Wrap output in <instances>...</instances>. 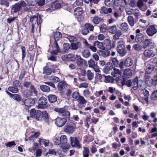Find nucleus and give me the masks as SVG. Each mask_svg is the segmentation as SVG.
I'll return each mask as SVG.
<instances>
[{
	"instance_id": "obj_4",
	"label": "nucleus",
	"mask_w": 157,
	"mask_h": 157,
	"mask_svg": "<svg viewBox=\"0 0 157 157\" xmlns=\"http://www.w3.org/2000/svg\"><path fill=\"white\" fill-rule=\"evenodd\" d=\"M146 32L148 36H152L157 33V30L154 26L151 25L148 27Z\"/></svg>"
},
{
	"instance_id": "obj_32",
	"label": "nucleus",
	"mask_w": 157,
	"mask_h": 157,
	"mask_svg": "<svg viewBox=\"0 0 157 157\" xmlns=\"http://www.w3.org/2000/svg\"><path fill=\"white\" fill-rule=\"evenodd\" d=\"M40 88L43 92L48 93L50 91V87L46 85H42L40 86Z\"/></svg>"
},
{
	"instance_id": "obj_18",
	"label": "nucleus",
	"mask_w": 157,
	"mask_h": 157,
	"mask_svg": "<svg viewBox=\"0 0 157 157\" xmlns=\"http://www.w3.org/2000/svg\"><path fill=\"white\" fill-rule=\"evenodd\" d=\"M127 21L129 25L131 27H133L136 23L133 17L131 16H129L127 17Z\"/></svg>"
},
{
	"instance_id": "obj_7",
	"label": "nucleus",
	"mask_w": 157,
	"mask_h": 157,
	"mask_svg": "<svg viewBox=\"0 0 157 157\" xmlns=\"http://www.w3.org/2000/svg\"><path fill=\"white\" fill-rule=\"evenodd\" d=\"M71 145L73 147L80 148L81 147L79 142L76 137H70Z\"/></svg>"
},
{
	"instance_id": "obj_20",
	"label": "nucleus",
	"mask_w": 157,
	"mask_h": 157,
	"mask_svg": "<svg viewBox=\"0 0 157 157\" xmlns=\"http://www.w3.org/2000/svg\"><path fill=\"white\" fill-rule=\"evenodd\" d=\"M133 63V61L131 58L128 57L125 60L124 65L126 67H129L132 65Z\"/></svg>"
},
{
	"instance_id": "obj_42",
	"label": "nucleus",
	"mask_w": 157,
	"mask_h": 157,
	"mask_svg": "<svg viewBox=\"0 0 157 157\" xmlns=\"http://www.w3.org/2000/svg\"><path fill=\"white\" fill-rule=\"evenodd\" d=\"M38 142L40 143V145L43 144L45 146H48L49 143V140H43L41 139H39Z\"/></svg>"
},
{
	"instance_id": "obj_12",
	"label": "nucleus",
	"mask_w": 157,
	"mask_h": 157,
	"mask_svg": "<svg viewBox=\"0 0 157 157\" xmlns=\"http://www.w3.org/2000/svg\"><path fill=\"white\" fill-rule=\"evenodd\" d=\"M35 99L32 98H28L25 99L24 102V105L28 107H30L34 105Z\"/></svg>"
},
{
	"instance_id": "obj_23",
	"label": "nucleus",
	"mask_w": 157,
	"mask_h": 157,
	"mask_svg": "<svg viewBox=\"0 0 157 157\" xmlns=\"http://www.w3.org/2000/svg\"><path fill=\"white\" fill-rule=\"evenodd\" d=\"M83 10L82 8H77L74 10V15L77 17L80 16L82 14Z\"/></svg>"
},
{
	"instance_id": "obj_57",
	"label": "nucleus",
	"mask_w": 157,
	"mask_h": 157,
	"mask_svg": "<svg viewBox=\"0 0 157 157\" xmlns=\"http://www.w3.org/2000/svg\"><path fill=\"white\" fill-rule=\"evenodd\" d=\"M0 5L8 7L9 6V3L6 0H0Z\"/></svg>"
},
{
	"instance_id": "obj_39",
	"label": "nucleus",
	"mask_w": 157,
	"mask_h": 157,
	"mask_svg": "<svg viewBox=\"0 0 157 157\" xmlns=\"http://www.w3.org/2000/svg\"><path fill=\"white\" fill-rule=\"evenodd\" d=\"M48 99L51 102H54L56 101L57 97L55 95L50 94L48 96Z\"/></svg>"
},
{
	"instance_id": "obj_64",
	"label": "nucleus",
	"mask_w": 157,
	"mask_h": 157,
	"mask_svg": "<svg viewBox=\"0 0 157 157\" xmlns=\"http://www.w3.org/2000/svg\"><path fill=\"white\" fill-rule=\"evenodd\" d=\"M157 98V90L155 91L151 95V98L152 100H154Z\"/></svg>"
},
{
	"instance_id": "obj_55",
	"label": "nucleus",
	"mask_w": 157,
	"mask_h": 157,
	"mask_svg": "<svg viewBox=\"0 0 157 157\" xmlns=\"http://www.w3.org/2000/svg\"><path fill=\"white\" fill-rule=\"evenodd\" d=\"M17 3L20 6V8L21 10V9L22 7H26V6H27L26 3L24 0H21L17 2Z\"/></svg>"
},
{
	"instance_id": "obj_22",
	"label": "nucleus",
	"mask_w": 157,
	"mask_h": 157,
	"mask_svg": "<svg viewBox=\"0 0 157 157\" xmlns=\"http://www.w3.org/2000/svg\"><path fill=\"white\" fill-rule=\"evenodd\" d=\"M94 46H97L98 48L102 50H104L105 49L103 43L98 41H96L94 42Z\"/></svg>"
},
{
	"instance_id": "obj_15",
	"label": "nucleus",
	"mask_w": 157,
	"mask_h": 157,
	"mask_svg": "<svg viewBox=\"0 0 157 157\" xmlns=\"http://www.w3.org/2000/svg\"><path fill=\"white\" fill-rule=\"evenodd\" d=\"M144 55L146 57L150 58L154 56L155 53L152 50L146 49L144 51Z\"/></svg>"
},
{
	"instance_id": "obj_63",
	"label": "nucleus",
	"mask_w": 157,
	"mask_h": 157,
	"mask_svg": "<svg viewBox=\"0 0 157 157\" xmlns=\"http://www.w3.org/2000/svg\"><path fill=\"white\" fill-rule=\"evenodd\" d=\"M55 144L56 145H59L61 144V142L59 137L57 136L55 138L54 140Z\"/></svg>"
},
{
	"instance_id": "obj_59",
	"label": "nucleus",
	"mask_w": 157,
	"mask_h": 157,
	"mask_svg": "<svg viewBox=\"0 0 157 157\" xmlns=\"http://www.w3.org/2000/svg\"><path fill=\"white\" fill-rule=\"evenodd\" d=\"M133 13L135 16L136 18H138L141 15V14L139 10L137 9H135L133 10Z\"/></svg>"
},
{
	"instance_id": "obj_33",
	"label": "nucleus",
	"mask_w": 157,
	"mask_h": 157,
	"mask_svg": "<svg viewBox=\"0 0 157 157\" xmlns=\"http://www.w3.org/2000/svg\"><path fill=\"white\" fill-rule=\"evenodd\" d=\"M117 30V27L115 25L109 26L108 29L109 32L113 34H114L116 33Z\"/></svg>"
},
{
	"instance_id": "obj_13",
	"label": "nucleus",
	"mask_w": 157,
	"mask_h": 157,
	"mask_svg": "<svg viewBox=\"0 0 157 157\" xmlns=\"http://www.w3.org/2000/svg\"><path fill=\"white\" fill-rule=\"evenodd\" d=\"M20 7L17 3L12 5L11 8V14H13L14 13H17L20 11L21 10V9Z\"/></svg>"
},
{
	"instance_id": "obj_40",
	"label": "nucleus",
	"mask_w": 157,
	"mask_h": 157,
	"mask_svg": "<svg viewBox=\"0 0 157 157\" xmlns=\"http://www.w3.org/2000/svg\"><path fill=\"white\" fill-rule=\"evenodd\" d=\"M148 62H149V64H151L154 67H157V58L152 59Z\"/></svg>"
},
{
	"instance_id": "obj_53",
	"label": "nucleus",
	"mask_w": 157,
	"mask_h": 157,
	"mask_svg": "<svg viewBox=\"0 0 157 157\" xmlns=\"http://www.w3.org/2000/svg\"><path fill=\"white\" fill-rule=\"evenodd\" d=\"M89 150L87 147H84L83 151V157H88Z\"/></svg>"
},
{
	"instance_id": "obj_1",
	"label": "nucleus",
	"mask_w": 157,
	"mask_h": 157,
	"mask_svg": "<svg viewBox=\"0 0 157 157\" xmlns=\"http://www.w3.org/2000/svg\"><path fill=\"white\" fill-rule=\"evenodd\" d=\"M118 44L117 46V52L121 56H123L127 53L125 47L123 44V41H121V42L118 41Z\"/></svg>"
},
{
	"instance_id": "obj_19",
	"label": "nucleus",
	"mask_w": 157,
	"mask_h": 157,
	"mask_svg": "<svg viewBox=\"0 0 157 157\" xmlns=\"http://www.w3.org/2000/svg\"><path fill=\"white\" fill-rule=\"evenodd\" d=\"M67 86L66 83L64 81L60 82L58 83L57 88L60 91L63 90Z\"/></svg>"
},
{
	"instance_id": "obj_26",
	"label": "nucleus",
	"mask_w": 157,
	"mask_h": 157,
	"mask_svg": "<svg viewBox=\"0 0 157 157\" xmlns=\"http://www.w3.org/2000/svg\"><path fill=\"white\" fill-rule=\"evenodd\" d=\"M122 33L121 30H119L117 31L116 34L113 36V39L114 40H119L120 41L122 40L121 38L119 39V38L122 35Z\"/></svg>"
},
{
	"instance_id": "obj_34",
	"label": "nucleus",
	"mask_w": 157,
	"mask_h": 157,
	"mask_svg": "<svg viewBox=\"0 0 157 157\" xmlns=\"http://www.w3.org/2000/svg\"><path fill=\"white\" fill-rule=\"evenodd\" d=\"M154 67L151 64H149V62H148L147 65L146 69V72L148 74L150 73L153 70Z\"/></svg>"
},
{
	"instance_id": "obj_6",
	"label": "nucleus",
	"mask_w": 157,
	"mask_h": 157,
	"mask_svg": "<svg viewBox=\"0 0 157 157\" xmlns=\"http://www.w3.org/2000/svg\"><path fill=\"white\" fill-rule=\"evenodd\" d=\"M53 50L51 52L52 55H57V53L60 52V48H59L58 44L56 41H55L54 43L51 45Z\"/></svg>"
},
{
	"instance_id": "obj_5",
	"label": "nucleus",
	"mask_w": 157,
	"mask_h": 157,
	"mask_svg": "<svg viewBox=\"0 0 157 157\" xmlns=\"http://www.w3.org/2000/svg\"><path fill=\"white\" fill-rule=\"evenodd\" d=\"M144 43L143 48H146L147 47H150L151 48H153L155 47L154 43L150 39L145 40Z\"/></svg>"
},
{
	"instance_id": "obj_38",
	"label": "nucleus",
	"mask_w": 157,
	"mask_h": 157,
	"mask_svg": "<svg viewBox=\"0 0 157 157\" xmlns=\"http://www.w3.org/2000/svg\"><path fill=\"white\" fill-rule=\"evenodd\" d=\"M43 69L44 70L43 73L44 74L48 75H50L52 73L51 69L49 68L47 66H45L44 67Z\"/></svg>"
},
{
	"instance_id": "obj_46",
	"label": "nucleus",
	"mask_w": 157,
	"mask_h": 157,
	"mask_svg": "<svg viewBox=\"0 0 157 157\" xmlns=\"http://www.w3.org/2000/svg\"><path fill=\"white\" fill-rule=\"evenodd\" d=\"M100 31L101 33H104L105 32L107 29V27L106 25L104 24H102L99 26Z\"/></svg>"
},
{
	"instance_id": "obj_14",
	"label": "nucleus",
	"mask_w": 157,
	"mask_h": 157,
	"mask_svg": "<svg viewBox=\"0 0 157 157\" xmlns=\"http://www.w3.org/2000/svg\"><path fill=\"white\" fill-rule=\"evenodd\" d=\"M78 101V106L80 108L84 107V105L87 102L84 99V98L82 96H79L77 99Z\"/></svg>"
},
{
	"instance_id": "obj_43",
	"label": "nucleus",
	"mask_w": 157,
	"mask_h": 157,
	"mask_svg": "<svg viewBox=\"0 0 157 157\" xmlns=\"http://www.w3.org/2000/svg\"><path fill=\"white\" fill-rule=\"evenodd\" d=\"M101 10L105 14L112 13V10L111 8H107L105 7H103L101 8Z\"/></svg>"
},
{
	"instance_id": "obj_47",
	"label": "nucleus",
	"mask_w": 157,
	"mask_h": 157,
	"mask_svg": "<svg viewBox=\"0 0 157 157\" xmlns=\"http://www.w3.org/2000/svg\"><path fill=\"white\" fill-rule=\"evenodd\" d=\"M61 144H67V137L64 135H62L60 137Z\"/></svg>"
},
{
	"instance_id": "obj_30",
	"label": "nucleus",
	"mask_w": 157,
	"mask_h": 157,
	"mask_svg": "<svg viewBox=\"0 0 157 157\" xmlns=\"http://www.w3.org/2000/svg\"><path fill=\"white\" fill-rule=\"evenodd\" d=\"M100 52L101 55L104 58H106L110 55V51L108 50L101 51Z\"/></svg>"
},
{
	"instance_id": "obj_35",
	"label": "nucleus",
	"mask_w": 157,
	"mask_h": 157,
	"mask_svg": "<svg viewBox=\"0 0 157 157\" xmlns=\"http://www.w3.org/2000/svg\"><path fill=\"white\" fill-rule=\"evenodd\" d=\"M82 56L85 58H88L90 55L89 50L86 48L82 52Z\"/></svg>"
},
{
	"instance_id": "obj_3",
	"label": "nucleus",
	"mask_w": 157,
	"mask_h": 157,
	"mask_svg": "<svg viewBox=\"0 0 157 157\" xmlns=\"http://www.w3.org/2000/svg\"><path fill=\"white\" fill-rule=\"evenodd\" d=\"M47 100L45 98L42 97L38 100L37 108L38 109H44V106L47 104Z\"/></svg>"
},
{
	"instance_id": "obj_49",
	"label": "nucleus",
	"mask_w": 157,
	"mask_h": 157,
	"mask_svg": "<svg viewBox=\"0 0 157 157\" xmlns=\"http://www.w3.org/2000/svg\"><path fill=\"white\" fill-rule=\"evenodd\" d=\"M49 80L54 83H56L59 81V78L55 76H52L49 77Z\"/></svg>"
},
{
	"instance_id": "obj_2",
	"label": "nucleus",
	"mask_w": 157,
	"mask_h": 157,
	"mask_svg": "<svg viewBox=\"0 0 157 157\" xmlns=\"http://www.w3.org/2000/svg\"><path fill=\"white\" fill-rule=\"evenodd\" d=\"M40 17L38 14L37 13L36 15L31 17L30 21L32 23V32H34V25L37 23L38 25L40 23Z\"/></svg>"
},
{
	"instance_id": "obj_41",
	"label": "nucleus",
	"mask_w": 157,
	"mask_h": 157,
	"mask_svg": "<svg viewBox=\"0 0 157 157\" xmlns=\"http://www.w3.org/2000/svg\"><path fill=\"white\" fill-rule=\"evenodd\" d=\"M151 86H156L157 85V75H155L153 77L151 78Z\"/></svg>"
},
{
	"instance_id": "obj_8",
	"label": "nucleus",
	"mask_w": 157,
	"mask_h": 157,
	"mask_svg": "<svg viewBox=\"0 0 157 157\" xmlns=\"http://www.w3.org/2000/svg\"><path fill=\"white\" fill-rule=\"evenodd\" d=\"M75 58L76 63L78 67H82L84 63H86V60L82 59L80 56L76 55Z\"/></svg>"
},
{
	"instance_id": "obj_50",
	"label": "nucleus",
	"mask_w": 157,
	"mask_h": 157,
	"mask_svg": "<svg viewBox=\"0 0 157 157\" xmlns=\"http://www.w3.org/2000/svg\"><path fill=\"white\" fill-rule=\"evenodd\" d=\"M62 36L60 33L59 32H56L54 34V37L56 41L58 40Z\"/></svg>"
},
{
	"instance_id": "obj_51",
	"label": "nucleus",
	"mask_w": 157,
	"mask_h": 157,
	"mask_svg": "<svg viewBox=\"0 0 157 157\" xmlns=\"http://www.w3.org/2000/svg\"><path fill=\"white\" fill-rule=\"evenodd\" d=\"M133 48L136 51H140L142 48V46L139 44H134L133 46Z\"/></svg>"
},
{
	"instance_id": "obj_52",
	"label": "nucleus",
	"mask_w": 157,
	"mask_h": 157,
	"mask_svg": "<svg viewBox=\"0 0 157 157\" xmlns=\"http://www.w3.org/2000/svg\"><path fill=\"white\" fill-rule=\"evenodd\" d=\"M84 28L86 29L89 31H92L94 30V26L89 23H86L85 24Z\"/></svg>"
},
{
	"instance_id": "obj_44",
	"label": "nucleus",
	"mask_w": 157,
	"mask_h": 157,
	"mask_svg": "<svg viewBox=\"0 0 157 157\" xmlns=\"http://www.w3.org/2000/svg\"><path fill=\"white\" fill-rule=\"evenodd\" d=\"M75 128L71 126H67L65 128V131L69 133H72L74 131Z\"/></svg>"
},
{
	"instance_id": "obj_17",
	"label": "nucleus",
	"mask_w": 157,
	"mask_h": 157,
	"mask_svg": "<svg viewBox=\"0 0 157 157\" xmlns=\"http://www.w3.org/2000/svg\"><path fill=\"white\" fill-rule=\"evenodd\" d=\"M122 74V70H120L115 67H113V71L111 72V75L113 77H116L118 75L121 76Z\"/></svg>"
},
{
	"instance_id": "obj_29",
	"label": "nucleus",
	"mask_w": 157,
	"mask_h": 157,
	"mask_svg": "<svg viewBox=\"0 0 157 157\" xmlns=\"http://www.w3.org/2000/svg\"><path fill=\"white\" fill-rule=\"evenodd\" d=\"M64 37L67 38L71 43L76 41V38L74 36L69 35L67 34L65 35Z\"/></svg>"
},
{
	"instance_id": "obj_61",
	"label": "nucleus",
	"mask_w": 157,
	"mask_h": 157,
	"mask_svg": "<svg viewBox=\"0 0 157 157\" xmlns=\"http://www.w3.org/2000/svg\"><path fill=\"white\" fill-rule=\"evenodd\" d=\"M61 116L63 117H66V118H69L70 117V113L69 111L66 110L65 109L64 112H63Z\"/></svg>"
},
{
	"instance_id": "obj_10",
	"label": "nucleus",
	"mask_w": 157,
	"mask_h": 157,
	"mask_svg": "<svg viewBox=\"0 0 157 157\" xmlns=\"http://www.w3.org/2000/svg\"><path fill=\"white\" fill-rule=\"evenodd\" d=\"M113 66L112 63L109 62L107 63L103 69V72L105 74L108 73L110 70L113 69Z\"/></svg>"
},
{
	"instance_id": "obj_16",
	"label": "nucleus",
	"mask_w": 157,
	"mask_h": 157,
	"mask_svg": "<svg viewBox=\"0 0 157 157\" xmlns=\"http://www.w3.org/2000/svg\"><path fill=\"white\" fill-rule=\"evenodd\" d=\"M132 73L131 70L126 69L124 70L123 72V76L124 78H129L132 76Z\"/></svg>"
},
{
	"instance_id": "obj_21",
	"label": "nucleus",
	"mask_w": 157,
	"mask_h": 157,
	"mask_svg": "<svg viewBox=\"0 0 157 157\" xmlns=\"http://www.w3.org/2000/svg\"><path fill=\"white\" fill-rule=\"evenodd\" d=\"M120 29L123 31L126 32L129 29V27L128 25L126 22L121 24L120 27Z\"/></svg>"
},
{
	"instance_id": "obj_25",
	"label": "nucleus",
	"mask_w": 157,
	"mask_h": 157,
	"mask_svg": "<svg viewBox=\"0 0 157 157\" xmlns=\"http://www.w3.org/2000/svg\"><path fill=\"white\" fill-rule=\"evenodd\" d=\"M81 45V43L79 42H78L76 43H71V49L72 50H77L80 48Z\"/></svg>"
},
{
	"instance_id": "obj_54",
	"label": "nucleus",
	"mask_w": 157,
	"mask_h": 157,
	"mask_svg": "<svg viewBox=\"0 0 157 157\" xmlns=\"http://www.w3.org/2000/svg\"><path fill=\"white\" fill-rule=\"evenodd\" d=\"M23 95L26 98H28L32 96L31 92H30L29 90H28L24 91L23 92Z\"/></svg>"
},
{
	"instance_id": "obj_62",
	"label": "nucleus",
	"mask_w": 157,
	"mask_h": 157,
	"mask_svg": "<svg viewBox=\"0 0 157 157\" xmlns=\"http://www.w3.org/2000/svg\"><path fill=\"white\" fill-rule=\"evenodd\" d=\"M60 147L63 150H66L69 148L70 146L69 144H61L60 146Z\"/></svg>"
},
{
	"instance_id": "obj_48",
	"label": "nucleus",
	"mask_w": 157,
	"mask_h": 157,
	"mask_svg": "<svg viewBox=\"0 0 157 157\" xmlns=\"http://www.w3.org/2000/svg\"><path fill=\"white\" fill-rule=\"evenodd\" d=\"M8 90L10 92L14 93H17L18 92V89L15 86L9 87Z\"/></svg>"
},
{
	"instance_id": "obj_11",
	"label": "nucleus",
	"mask_w": 157,
	"mask_h": 157,
	"mask_svg": "<svg viewBox=\"0 0 157 157\" xmlns=\"http://www.w3.org/2000/svg\"><path fill=\"white\" fill-rule=\"evenodd\" d=\"M66 121V118H56L55 124L57 126L60 127L63 126Z\"/></svg>"
},
{
	"instance_id": "obj_37",
	"label": "nucleus",
	"mask_w": 157,
	"mask_h": 157,
	"mask_svg": "<svg viewBox=\"0 0 157 157\" xmlns=\"http://www.w3.org/2000/svg\"><path fill=\"white\" fill-rule=\"evenodd\" d=\"M143 34L142 33L137 34L135 37L136 42L140 43L143 40Z\"/></svg>"
},
{
	"instance_id": "obj_27",
	"label": "nucleus",
	"mask_w": 157,
	"mask_h": 157,
	"mask_svg": "<svg viewBox=\"0 0 157 157\" xmlns=\"http://www.w3.org/2000/svg\"><path fill=\"white\" fill-rule=\"evenodd\" d=\"M86 75L88 80L89 81L92 80L94 78V73L90 70L87 71Z\"/></svg>"
},
{
	"instance_id": "obj_58",
	"label": "nucleus",
	"mask_w": 157,
	"mask_h": 157,
	"mask_svg": "<svg viewBox=\"0 0 157 157\" xmlns=\"http://www.w3.org/2000/svg\"><path fill=\"white\" fill-rule=\"evenodd\" d=\"M65 109L64 108H56L54 109V110L57 112H58L59 114L61 116V114L64 112Z\"/></svg>"
},
{
	"instance_id": "obj_56",
	"label": "nucleus",
	"mask_w": 157,
	"mask_h": 157,
	"mask_svg": "<svg viewBox=\"0 0 157 157\" xmlns=\"http://www.w3.org/2000/svg\"><path fill=\"white\" fill-rule=\"evenodd\" d=\"M13 98L16 100L18 101H20L21 99V98L19 95L18 94H13L12 97Z\"/></svg>"
},
{
	"instance_id": "obj_36",
	"label": "nucleus",
	"mask_w": 157,
	"mask_h": 157,
	"mask_svg": "<svg viewBox=\"0 0 157 157\" xmlns=\"http://www.w3.org/2000/svg\"><path fill=\"white\" fill-rule=\"evenodd\" d=\"M29 90L30 92H31L32 96L33 95V94H34V96H37V95L38 92L33 85L31 86V87L30 88V89Z\"/></svg>"
},
{
	"instance_id": "obj_31",
	"label": "nucleus",
	"mask_w": 157,
	"mask_h": 157,
	"mask_svg": "<svg viewBox=\"0 0 157 157\" xmlns=\"http://www.w3.org/2000/svg\"><path fill=\"white\" fill-rule=\"evenodd\" d=\"M138 82L137 79L135 78L133 80L132 82L131 86H132L133 89L136 90L138 86Z\"/></svg>"
},
{
	"instance_id": "obj_28",
	"label": "nucleus",
	"mask_w": 157,
	"mask_h": 157,
	"mask_svg": "<svg viewBox=\"0 0 157 157\" xmlns=\"http://www.w3.org/2000/svg\"><path fill=\"white\" fill-rule=\"evenodd\" d=\"M145 82L146 85L149 86H151V79L150 76L148 75H146L145 76Z\"/></svg>"
},
{
	"instance_id": "obj_24",
	"label": "nucleus",
	"mask_w": 157,
	"mask_h": 157,
	"mask_svg": "<svg viewBox=\"0 0 157 157\" xmlns=\"http://www.w3.org/2000/svg\"><path fill=\"white\" fill-rule=\"evenodd\" d=\"M104 21V20L103 18L99 17L98 16L94 17L92 20L93 22L96 25L98 24L100 21L103 22Z\"/></svg>"
},
{
	"instance_id": "obj_60",
	"label": "nucleus",
	"mask_w": 157,
	"mask_h": 157,
	"mask_svg": "<svg viewBox=\"0 0 157 157\" xmlns=\"http://www.w3.org/2000/svg\"><path fill=\"white\" fill-rule=\"evenodd\" d=\"M112 64L116 67H118L119 64L118 61L117 59L115 58H113L112 59Z\"/></svg>"
},
{
	"instance_id": "obj_9",
	"label": "nucleus",
	"mask_w": 157,
	"mask_h": 157,
	"mask_svg": "<svg viewBox=\"0 0 157 157\" xmlns=\"http://www.w3.org/2000/svg\"><path fill=\"white\" fill-rule=\"evenodd\" d=\"M41 112L38 110L36 111L35 109H32L30 111V114L31 117L34 118H39V116L41 114Z\"/></svg>"
},
{
	"instance_id": "obj_45",
	"label": "nucleus",
	"mask_w": 157,
	"mask_h": 157,
	"mask_svg": "<svg viewBox=\"0 0 157 157\" xmlns=\"http://www.w3.org/2000/svg\"><path fill=\"white\" fill-rule=\"evenodd\" d=\"M88 66L89 67L93 68L97 65V63H95L94 61L92 59H90L88 61Z\"/></svg>"
}]
</instances>
